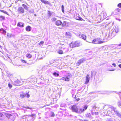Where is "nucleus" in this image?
Here are the masks:
<instances>
[{
	"mask_svg": "<svg viewBox=\"0 0 121 121\" xmlns=\"http://www.w3.org/2000/svg\"><path fill=\"white\" fill-rule=\"evenodd\" d=\"M16 79H17L16 78ZM14 82L15 83V85H17V84H18L20 83V81L18 79H16L14 80Z\"/></svg>",
	"mask_w": 121,
	"mask_h": 121,
	"instance_id": "412c9836",
	"label": "nucleus"
},
{
	"mask_svg": "<svg viewBox=\"0 0 121 121\" xmlns=\"http://www.w3.org/2000/svg\"><path fill=\"white\" fill-rule=\"evenodd\" d=\"M60 109L61 110H63V109H62V108H60Z\"/></svg>",
	"mask_w": 121,
	"mask_h": 121,
	"instance_id": "338daca9",
	"label": "nucleus"
},
{
	"mask_svg": "<svg viewBox=\"0 0 121 121\" xmlns=\"http://www.w3.org/2000/svg\"><path fill=\"white\" fill-rule=\"evenodd\" d=\"M89 77L88 75L87 74L86 77L85 84H87L89 81Z\"/></svg>",
	"mask_w": 121,
	"mask_h": 121,
	"instance_id": "2eb2a0df",
	"label": "nucleus"
},
{
	"mask_svg": "<svg viewBox=\"0 0 121 121\" xmlns=\"http://www.w3.org/2000/svg\"><path fill=\"white\" fill-rule=\"evenodd\" d=\"M4 115H5L6 117L8 118H9L10 117V116H11V114H9L7 113H5Z\"/></svg>",
	"mask_w": 121,
	"mask_h": 121,
	"instance_id": "bb28decb",
	"label": "nucleus"
},
{
	"mask_svg": "<svg viewBox=\"0 0 121 121\" xmlns=\"http://www.w3.org/2000/svg\"><path fill=\"white\" fill-rule=\"evenodd\" d=\"M114 108L112 106L110 105H105L103 108L104 110H113Z\"/></svg>",
	"mask_w": 121,
	"mask_h": 121,
	"instance_id": "39448f33",
	"label": "nucleus"
},
{
	"mask_svg": "<svg viewBox=\"0 0 121 121\" xmlns=\"http://www.w3.org/2000/svg\"><path fill=\"white\" fill-rule=\"evenodd\" d=\"M114 32L113 31H111L108 34V36L109 37L110 36H112V37H113L114 36Z\"/></svg>",
	"mask_w": 121,
	"mask_h": 121,
	"instance_id": "a211bd4d",
	"label": "nucleus"
},
{
	"mask_svg": "<svg viewBox=\"0 0 121 121\" xmlns=\"http://www.w3.org/2000/svg\"><path fill=\"white\" fill-rule=\"evenodd\" d=\"M18 13L20 14H23L25 12L24 9L21 7H19L17 10Z\"/></svg>",
	"mask_w": 121,
	"mask_h": 121,
	"instance_id": "0eeeda50",
	"label": "nucleus"
},
{
	"mask_svg": "<svg viewBox=\"0 0 121 121\" xmlns=\"http://www.w3.org/2000/svg\"><path fill=\"white\" fill-rule=\"evenodd\" d=\"M21 61L23 63H26V61L25 60H21Z\"/></svg>",
	"mask_w": 121,
	"mask_h": 121,
	"instance_id": "864d4df0",
	"label": "nucleus"
},
{
	"mask_svg": "<svg viewBox=\"0 0 121 121\" xmlns=\"http://www.w3.org/2000/svg\"><path fill=\"white\" fill-rule=\"evenodd\" d=\"M57 19L55 17H53L51 19L53 21H56V20Z\"/></svg>",
	"mask_w": 121,
	"mask_h": 121,
	"instance_id": "79ce46f5",
	"label": "nucleus"
},
{
	"mask_svg": "<svg viewBox=\"0 0 121 121\" xmlns=\"http://www.w3.org/2000/svg\"><path fill=\"white\" fill-rule=\"evenodd\" d=\"M48 14L49 16H51V13L50 12V11H48Z\"/></svg>",
	"mask_w": 121,
	"mask_h": 121,
	"instance_id": "603ef678",
	"label": "nucleus"
},
{
	"mask_svg": "<svg viewBox=\"0 0 121 121\" xmlns=\"http://www.w3.org/2000/svg\"><path fill=\"white\" fill-rule=\"evenodd\" d=\"M86 60V58L83 57L79 60L76 63V65L77 66H79L81 64Z\"/></svg>",
	"mask_w": 121,
	"mask_h": 121,
	"instance_id": "423d86ee",
	"label": "nucleus"
},
{
	"mask_svg": "<svg viewBox=\"0 0 121 121\" xmlns=\"http://www.w3.org/2000/svg\"><path fill=\"white\" fill-rule=\"evenodd\" d=\"M58 53L60 54H62L64 53L63 52L62 50H59L58 51Z\"/></svg>",
	"mask_w": 121,
	"mask_h": 121,
	"instance_id": "f704fd0d",
	"label": "nucleus"
},
{
	"mask_svg": "<svg viewBox=\"0 0 121 121\" xmlns=\"http://www.w3.org/2000/svg\"><path fill=\"white\" fill-rule=\"evenodd\" d=\"M92 109L91 110H92V111L93 110H94L96 108V107L95 106H93L92 107Z\"/></svg>",
	"mask_w": 121,
	"mask_h": 121,
	"instance_id": "37998d69",
	"label": "nucleus"
},
{
	"mask_svg": "<svg viewBox=\"0 0 121 121\" xmlns=\"http://www.w3.org/2000/svg\"><path fill=\"white\" fill-rule=\"evenodd\" d=\"M80 99H77V101H78L79 100H80Z\"/></svg>",
	"mask_w": 121,
	"mask_h": 121,
	"instance_id": "69168bd1",
	"label": "nucleus"
},
{
	"mask_svg": "<svg viewBox=\"0 0 121 121\" xmlns=\"http://www.w3.org/2000/svg\"><path fill=\"white\" fill-rule=\"evenodd\" d=\"M44 43V42L43 41H41L39 43V45L40 44H43Z\"/></svg>",
	"mask_w": 121,
	"mask_h": 121,
	"instance_id": "8fccbe9b",
	"label": "nucleus"
},
{
	"mask_svg": "<svg viewBox=\"0 0 121 121\" xmlns=\"http://www.w3.org/2000/svg\"><path fill=\"white\" fill-rule=\"evenodd\" d=\"M103 14L104 17H105L106 16L107 14L105 12H103Z\"/></svg>",
	"mask_w": 121,
	"mask_h": 121,
	"instance_id": "c03bdc74",
	"label": "nucleus"
},
{
	"mask_svg": "<svg viewBox=\"0 0 121 121\" xmlns=\"http://www.w3.org/2000/svg\"><path fill=\"white\" fill-rule=\"evenodd\" d=\"M5 114V113L3 112H0V118L3 117Z\"/></svg>",
	"mask_w": 121,
	"mask_h": 121,
	"instance_id": "7c9ffc66",
	"label": "nucleus"
},
{
	"mask_svg": "<svg viewBox=\"0 0 121 121\" xmlns=\"http://www.w3.org/2000/svg\"><path fill=\"white\" fill-rule=\"evenodd\" d=\"M119 46H121V43L120 44H119Z\"/></svg>",
	"mask_w": 121,
	"mask_h": 121,
	"instance_id": "680f3d73",
	"label": "nucleus"
},
{
	"mask_svg": "<svg viewBox=\"0 0 121 121\" xmlns=\"http://www.w3.org/2000/svg\"><path fill=\"white\" fill-rule=\"evenodd\" d=\"M0 11L1 12L8 15V12L4 10H0Z\"/></svg>",
	"mask_w": 121,
	"mask_h": 121,
	"instance_id": "4c0bfd02",
	"label": "nucleus"
},
{
	"mask_svg": "<svg viewBox=\"0 0 121 121\" xmlns=\"http://www.w3.org/2000/svg\"><path fill=\"white\" fill-rule=\"evenodd\" d=\"M8 76L9 77H11L13 76V75L12 74H8Z\"/></svg>",
	"mask_w": 121,
	"mask_h": 121,
	"instance_id": "5fc2aeb1",
	"label": "nucleus"
},
{
	"mask_svg": "<svg viewBox=\"0 0 121 121\" xmlns=\"http://www.w3.org/2000/svg\"><path fill=\"white\" fill-rule=\"evenodd\" d=\"M8 86L9 87V88H10L12 87V86L11 84H10L9 83L8 84Z\"/></svg>",
	"mask_w": 121,
	"mask_h": 121,
	"instance_id": "a18cd8bd",
	"label": "nucleus"
},
{
	"mask_svg": "<svg viewBox=\"0 0 121 121\" xmlns=\"http://www.w3.org/2000/svg\"><path fill=\"white\" fill-rule=\"evenodd\" d=\"M114 70V69H112V70H109V71H113Z\"/></svg>",
	"mask_w": 121,
	"mask_h": 121,
	"instance_id": "0e129e2a",
	"label": "nucleus"
},
{
	"mask_svg": "<svg viewBox=\"0 0 121 121\" xmlns=\"http://www.w3.org/2000/svg\"><path fill=\"white\" fill-rule=\"evenodd\" d=\"M62 51L63 53H65L69 51V49L68 48H64L62 49Z\"/></svg>",
	"mask_w": 121,
	"mask_h": 121,
	"instance_id": "dca6fc26",
	"label": "nucleus"
},
{
	"mask_svg": "<svg viewBox=\"0 0 121 121\" xmlns=\"http://www.w3.org/2000/svg\"><path fill=\"white\" fill-rule=\"evenodd\" d=\"M22 6L24 7V8L25 9L28 10V7L26 5L24 4H23Z\"/></svg>",
	"mask_w": 121,
	"mask_h": 121,
	"instance_id": "c756f323",
	"label": "nucleus"
},
{
	"mask_svg": "<svg viewBox=\"0 0 121 121\" xmlns=\"http://www.w3.org/2000/svg\"><path fill=\"white\" fill-rule=\"evenodd\" d=\"M100 38H95L93 40L92 43L95 44H100L104 42L103 41H100Z\"/></svg>",
	"mask_w": 121,
	"mask_h": 121,
	"instance_id": "7ed1b4c3",
	"label": "nucleus"
},
{
	"mask_svg": "<svg viewBox=\"0 0 121 121\" xmlns=\"http://www.w3.org/2000/svg\"><path fill=\"white\" fill-rule=\"evenodd\" d=\"M91 112L92 114L93 115H98V112H93L92 110H91Z\"/></svg>",
	"mask_w": 121,
	"mask_h": 121,
	"instance_id": "473e14b6",
	"label": "nucleus"
},
{
	"mask_svg": "<svg viewBox=\"0 0 121 121\" xmlns=\"http://www.w3.org/2000/svg\"><path fill=\"white\" fill-rule=\"evenodd\" d=\"M3 30V32H6V31L5 30Z\"/></svg>",
	"mask_w": 121,
	"mask_h": 121,
	"instance_id": "052dcab7",
	"label": "nucleus"
},
{
	"mask_svg": "<svg viewBox=\"0 0 121 121\" xmlns=\"http://www.w3.org/2000/svg\"><path fill=\"white\" fill-rule=\"evenodd\" d=\"M5 19V17L4 16H0V20L1 21H2L3 20H4Z\"/></svg>",
	"mask_w": 121,
	"mask_h": 121,
	"instance_id": "c85d7f7f",
	"label": "nucleus"
},
{
	"mask_svg": "<svg viewBox=\"0 0 121 121\" xmlns=\"http://www.w3.org/2000/svg\"><path fill=\"white\" fill-rule=\"evenodd\" d=\"M69 45L70 47L73 48L75 47L79 46H80L81 44L80 42L78 41L74 42H72Z\"/></svg>",
	"mask_w": 121,
	"mask_h": 121,
	"instance_id": "f03ea898",
	"label": "nucleus"
},
{
	"mask_svg": "<svg viewBox=\"0 0 121 121\" xmlns=\"http://www.w3.org/2000/svg\"><path fill=\"white\" fill-rule=\"evenodd\" d=\"M72 77V76L70 73H68L67 74L66 77H64L62 78L61 79L64 80L66 81H69L70 78Z\"/></svg>",
	"mask_w": 121,
	"mask_h": 121,
	"instance_id": "20e7f679",
	"label": "nucleus"
},
{
	"mask_svg": "<svg viewBox=\"0 0 121 121\" xmlns=\"http://www.w3.org/2000/svg\"><path fill=\"white\" fill-rule=\"evenodd\" d=\"M26 56V57L28 59L30 58L32 56V55L29 53L27 54Z\"/></svg>",
	"mask_w": 121,
	"mask_h": 121,
	"instance_id": "5701e85b",
	"label": "nucleus"
},
{
	"mask_svg": "<svg viewBox=\"0 0 121 121\" xmlns=\"http://www.w3.org/2000/svg\"><path fill=\"white\" fill-rule=\"evenodd\" d=\"M25 108L28 109H31L32 108L31 107H24Z\"/></svg>",
	"mask_w": 121,
	"mask_h": 121,
	"instance_id": "de8ad7c7",
	"label": "nucleus"
},
{
	"mask_svg": "<svg viewBox=\"0 0 121 121\" xmlns=\"http://www.w3.org/2000/svg\"><path fill=\"white\" fill-rule=\"evenodd\" d=\"M116 19L118 20L119 21H121V19L119 18H116Z\"/></svg>",
	"mask_w": 121,
	"mask_h": 121,
	"instance_id": "6e6d98bb",
	"label": "nucleus"
},
{
	"mask_svg": "<svg viewBox=\"0 0 121 121\" xmlns=\"http://www.w3.org/2000/svg\"><path fill=\"white\" fill-rule=\"evenodd\" d=\"M67 23H66V22L65 21H64L63 23L62 26L63 27H65L67 26Z\"/></svg>",
	"mask_w": 121,
	"mask_h": 121,
	"instance_id": "a878e982",
	"label": "nucleus"
},
{
	"mask_svg": "<svg viewBox=\"0 0 121 121\" xmlns=\"http://www.w3.org/2000/svg\"><path fill=\"white\" fill-rule=\"evenodd\" d=\"M117 105L118 106L121 108V101H119L118 102Z\"/></svg>",
	"mask_w": 121,
	"mask_h": 121,
	"instance_id": "2f4dec72",
	"label": "nucleus"
},
{
	"mask_svg": "<svg viewBox=\"0 0 121 121\" xmlns=\"http://www.w3.org/2000/svg\"><path fill=\"white\" fill-rule=\"evenodd\" d=\"M112 65H113L115 67H116V64L115 63H113L112 64Z\"/></svg>",
	"mask_w": 121,
	"mask_h": 121,
	"instance_id": "13d9d810",
	"label": "nucleus"
},
{
	"mask_svg": "<svg viewBox=\"0 0 121 121\" xmlns=\"http://www.w3.org/2000/svg\"><path fill=\"white\" fill-rule=\"evenodd\" d=\"M52 114L51 115V117H54L55 116V114L53 112H52L51 113Z\"/></svg>",
	"mask_w": 121,
	"mask_h": 121,
	"instance_id": "3c124183",
	"label": "nucleus"
},
{
	"mask_svg": "<svg viewBox=\"0 0 121 121\" xmlns=\"http://www.w3.org/2000/svg\"><path fill=\"white\" fill-rule=\"evenodd\" d=\"M80 37L82 39L85 40L86 39V37L85 35H81L80 36Z\"/></svg>",
	"mask_w": 121,
	"mask_h": 121,
	"instance_id": "4be33fe9",
	"label": "nucleus"
},
{
	"mask_svg": "<svg viewBox=\"0 0 121 121\" xmlns=\"http://www.w3.org/2000/svg\"><path fill=\"white\" fill-rule=\"evenodd\" d=\"M40 0L43 3L45 4L50 5V2L47 1L45 0Z\"/></svg>",
	"mask_w": 121,
	"mask_h": 121,
	"instance_id": "9d476101",
	"label": "nucleus"
},
{
	"mask_svg": "<svg viewBox=\"0 0 121 121\" xmlns=\"http://www.w3.org/2000/svg\"><path fill=\"white\" fill-rule=\"evenodd\" d=\"M83 121H88L86 120H84Z\"/></svg>",
	"mask_w": 121,
	"mask_h": 121,
	"instance_id": "774afa93",
	"label": "nucleus"
},
{
	"mask_svg": "<svg viewBox=\"0 0 121 121\" xmlns=\"http://www.w3.org/2000/svg\"><path fill=\"white\" fill-rule=\"evenodd\" d=\"M57 72H54L53 73V75L55 77H58L59 76V72L57 71Z\"/></svg>",
	"mask_w": 121,
	"mask_h": 121,
	"instance_id": "6ab92c4d",
	"label": "nucleus"
},
{
	"mask_svg": "<svg viewBox=\"0 0 121 121\" xmlns=\"http://www.w3.org/2000/svg\"><path fill=\"white\" fill-rule=\"evenodd\" d=\"M120 9H115L113 13L115 15H117L118 14L120 13Z\"/></svg>",
	"mask_w": 121,
	"mask_h": 121,
	"instance_id": "1a4fd4ad",
	"label": "nucleus"
},
{
	"mask_svg": "<svg viewBox=\"0 0 121 121\" xmlns=\"http://www.w3.org/2000/svg\"><path fill=\"white\" fill-rule=\"evenodd\" d=\"M24 23L21 22H19L17 24V26L20 27H24Z\"/></svg>",
	"mask_w": 121,
	"mask_h": 121,
	"instance_id": "9b49d317",
	"label": "nucleus"
},
{
	"mask_svg": "<svg viewBox=\"0 0 121 121\" xmlns=\"http://www.w3.org/2000/svg\"><path fill=\"white\" fill-rule=\"evenodd\" d=\"M113 91H105V92H104V93H101L102 94H104L105 93H112V92Z\"/></svg>",
	"mask_w": 121,
	"mask_h": 121,
	"instance_id": "e433bc0d",
	"label": "nucleus"
},
{
	"mask_svg": "<svg viewBox=\"0 0 121 121\" xmlns=\"http://www.w3.org/2000/svg\"><path fill=\"white\" fill-rule=\"evenodd\" d=\"M25 96L27 97L28 98H29L30 97V95L26 93L25 94Z\"/></svg>",
	"mask_w": 121,
	"mask_h": 121,
	"instance_id": "49530a36",
	"label": "nucleus"
},
{
	"mask_svg": "<svg viewBox=\"0 0 121 121\" xmlns=\"http://www.w3.org/2000/svg\"><path fill=\"white\" fill-rule=\"evenodd\" d=\"M113 111L115 113V114L117 115L118 117L121 118V114L119 112L116 108H114Z\"/></svg>",
	"mask_w": 121,
	"mask_h": 121,
	"instance_id": "6e6552de",
	"label": "nucleus"
},
{
	"mask_svg": "<svg viewBox=\"0 0 121 121\" xmlns=\"http://www.w3.org/2000/svg\"><path fill=\"white\" fill-rule=\"evenodd\" d=\"M88 107V106L87 105H85L83 108H80V109L82 110L81 113L83 112L85 110H86Z\"/></svg>",
	"mask_w": 121,
	"mask_h": 121,
	"instance_id": "f3484780",
	"label": "nucleus"
},
{
	"mask_svg": "<svg viewBox=\"0 0 121 121\" xmlns=\"http://www.w3.org/2000/svg\"><path fill=\"white\" fill-rule=\"evenodd\" d=\"M118 7L119 8H121V3H119L117 5Z\"/></svg>",
	"mask_w": 121,
	"mask_h": 121,
	"instance_id": "09e8293b",
	"label": "nucleus"
},
{
	"mask_svg": "<svg viewBox=\"0 0 121 121\" xmlns=\"http://www.w3.org/2000/svg\"><path fill=\"white\" fill-rule=\"evenodd\" d=\"M115 32L116 33H118L119 31V29L118 26L115 27Z\"/></svg>",
	"mask_w": 121,
	"mask_h": 121,
	"instance_id": "b1692460",
	"label": "nucleus"
},
{
	"mask_svg": "<svg viewBox=\"0 0 121 121\" xmlns=\"http://www.w3.org/2000/svg\"><path fill=\"white\" fill-rule=\"evenodd\" d=\"M85 116L86 117H88L91 119H92L93 117L91 116V114L90 113L86 114Z\"/></svg>",
	"mask_w": 121,
	"mask_h": 121,
	"instance_id": "ddd939ff",
	"label": "nucleus"
},
{
	"mask_svg": "<svg viewBox=\"0 0 121 121\" xmlns=\"http://www.w3.org/2000/svg\"><path fill=\"white\" fill-rule=\"evenodd\" d=\"M118 62L119 63H121V59L119 60L118 61Z\"/></svg>",
	"mask_w": 121,
	"mask_h": 121,
	"instance_id": "4d7b16f0",
	"label": "nucleus"
},
{
	"mask_svg": "<svg viewBox=\"0 0 121 121\" xmlns=\"http://www.w3.org/2000/svg\"><path fill=\"white\" fill-rule=\"evenodd\" d=\"M26 30L27 31H30L31 30V27L30 26H28L26 27Z\"/></svg>",
	"mask_w": 121,
	"mask_h": 121,
	"instance_id": "aec40b11",
	"label": "nucleus"
},
{
	"mask_svg": "<svg viewBox=\"0 0 121 121\" xmlns=\"http://www.w3.org/2000/svg\"><path fill=\"white\" fill-rule=\"evenodd\" d=\"M20 97L21 98H23L25 97V94H22L20 95Z\"/></svg>",
	"mask_w": 121,
	"mask_h": 121,
	"instance_id": "58836bf2",
	"label": "nucleus"
},
{
	"mask_svg": "<svg viewBox=\"0 0 121 121\" xmlns=\"http://www.w3.org/2000/svg\"><path fill=\"white\" fill-rule=\"evenodd\" d=\"M61 9L62 12L64 13V7L63 5H62L61 6Z\"/></svg>",
	"mask_w": 121,
	"mask_h": 121,
	"instance_id": "a19ab883",
	"label": "nucleus"
},
{
	"mask_svg": "<svg viewBox=\"0 0 121 121\" xmlns=\"http://www.w3.org/2000/svg\"><path fill=\"white\" fill-rule=\"evenodd\" d=\"M7 36L9 38H11V37H14V35L13 34H12L9 33H8L7 34Z\"/></svg>",
	"mask_w": 121,
	"mask_h": 121,
	"instance_id": "f8f14e48",
	"label": "nucleus"
},
{
	"mask_svg": "<svg viewBox=\"0 0 121 121\" xmlns=\"http://www.w3.org/2000/svg\"><path fill=\"white\" fill-rule=\"evenodd\" d=\"M28 11L30 13H33L34 12V10L32 9H30L29 10H28Z\"/></svg>",
	"mask_w": 121,
	"mask_h": 121,
	"instance_id": "c9c22d12",
	"label": "nucleus"
},
{
	"mask_svg": "<svg viewBox=\"0 0 121 121\" xmlns=\"http://www.w3.org/2000/svg\"><path fill=\"white\" fill-rule=\"evenodd\" d=\"M65 35L67 37L69 38L70 37V33L68 32H67L66 33Z\"/></svg>",
	"mask_w": 121,
	"mask_h": 121,
	"instance_id": "393cba45",
	"label": "nucleus"
},
{
	"mask_svg": "<svg viewBox=\"0 0 121 121\" xmlns=\"http://www.w3.org/2000/svg\"><path fill=\"white\" fill-rule=\"evenodd\" d=\"M71 109L72 112L78 114L81 113L82 110L80 108L76 105H73L72 106L71 108Z\"/></svg>",
	"mask_w": 121,
	"mask_h": 121,
	"instance_id": "f257e3e1",
	"label": "nucleus"
},
{
	"mask_svg": "<svg viewBox=\"0 0 121 121\" xmlns=\"http://www.w3.org/2000/svg\"><path fill=\"white\" fill-rule=\"evenodd\" d=\"M62 23V22L60 21L59 20L55 22V24L58 26L61 25Z\"/></svg>",
	"mask_w": 121,
	"mask_h": 121,
	"instance_id": "4468645a",
	"label": "nucleus"
},
{
	"mask_svg": "<svg viewBox=\"0 0 121 121\" xmlns=\"http://www.w3.org/2000/svg\"><path fill=\"white\" fill-rule=\"evenodd\" d=\"M75 19L76 20H78L82 21L83 20V19L80 17H75Z\"/></svg>",
	"mask_w": 121,
	"mask_h": 121,
	"instance_id": "cd10ccee",
	"label": "nucleus"
},
{
	"mask_svg": "<svg viewBox=\"0 0 121 121\" xmlns=\"http://www.w3.org/2000/svg\"><path fill=\"white\" fill-rule=\"evenodd\" d=\"M115 92H116V93H117V94H119V95H120V94H119V93H118L119 92H117L116 91H115Z\"/></svg>",
	"mask_w": 121,
	"mask_h": 121,
	"instance_id": "e2e57ef3",
	"label": "nucleus"
},
{
	"mask_svg": "<svg viewBox=\"0 0 121 121\" xmlns=\"http://www.w3.org/2000/svg\"><path fill=\"white\" fill-rule=\"evenodd\" d=\"M66 106V104L65 103H62L61 104L60 106L62 107H65Z\"/></svg>",
	"mask_w": 121,
	"mask_h": 121,
	"instance_id": "72a5a7b5",
	"label": "nucleus"
},
{
	"mask_svg": "<svg viewBox=\"0 0 121 121\" xmlns=\"http://www.w3.org/2000/svg\"><path fill=\"white\" fill-rule=\"evenodd\" d=\"M119 67L121 68V64H119L118 65Z\"/></svg>",
	"mask_w": 121,
	"mask_h": 121,
	"instance_id": "bf43d9fd",
	"label": "nucleus"
},
{
	"mask_svg": "<svg viewBox=\"0 0 121 121\" xmlns=\"http://www.w3.org/2000/svg\"><path fill=\"white\" fill-rule=\"evenodd\" d=\"M112 110H108L107 111V113L108 114V115L110 116V114L111 112V111Z\"/></svg>",
	"mask_w": 121,
	"mask_h": 121,
	"instance_id": "ea45409f",
	"label": "nucleus"
}]
</instances>
